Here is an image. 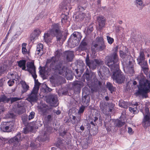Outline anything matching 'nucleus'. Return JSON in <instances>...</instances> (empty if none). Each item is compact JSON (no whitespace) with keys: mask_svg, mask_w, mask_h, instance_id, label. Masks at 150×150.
Here are the masks:
<instances>
[{"mask_svg":"<svg viewBox=\"0 0 150 150\" xmlns=\"http://www.w3.org/2000/svg\"><path fill=\"white\" fill-rule=\"evenodd\" d=\"M83 77L86 79L89 87L94 86H101L102 85L101 82L98 80L95 74L88 68H86Z\"/></svg>","mask_w":150,"mask_h":150,"instance_id":"obj_1","label":"nucleus"},{"mask_svg":"<svg viewBox=\"0 0 150 150\" xmlns=\"http://www.w3.org/2000/svg\"><path fill=\"white\" fill-rule=\"evenodd\" d=\"M61 29V26L58 23L52 25V28L50 31L51 35L56 37L57 42L64 41L67 35V33L63 32Z\"/></svg>","mask_w":150,"mask_h":150,"instance_id":"obj_2","label":"nucleus"},{"mask_svg":"<svg viewBox=\"0 0 150 150\" xmlns=\"http://www.w3.org/2000/svg\"><path fill=\"white\" fill-rule=\"evenodd\" d=\"M118 49V47L116 46L114 48V52L106 57V64L111 70L119 67V59L117 54Z\"/></svg>","mask_w":150,"mask_h":150,"instance_id":"obj_3","label":"nucleus"},{"mask_svg":"<svg viewBox=\"0 0 150 150\" xmlns=\"http://www.w3.org/2000/svg\"><path fill=\"white\" fill-rule=\"evenodd\" d=\"M64 61L61 59H57L55 57H52L51 59H47V62H51L50 65V68L53 71H57L62 75L64 72V66H63Z\"/></svg>","mask_w":150,"mask_h":150,"instance_id":"obj_4","label":"nucleus"},{"mask_svg":"<svg viewBox=\"0 0 150 150\" xmlns=\"http://www.w3.org/2000/svg\"><path fill=\"white\" fill-rule=\"evenodd\" d=\"M106 47L103 39L101 37H97L91 44V50L93 53L95 54L98 51H103Z\"/></svg>","mask_w":150,"mask_h":150,"instance_id":"obj_5","label":"nucleus"},{"mask_svg":"<svg viewBox=\"0 0 150 150\" xmlns=\"http://www.w3.org/2000/svg\"><path fill=\"white\" fill-rule=\"evenodd\" d=\"M112 73V77L113 80L115 81L117 83H121L125 80V76L122 72L120 69L119 67L111 70Z\"/></svg>","mask_w":150,"mask_h":150,"instance_id":"obj_6","label":"nucleus"},{"mask_svg":"<svg viewBox=\"0 0 150 150\" xmlns=\"http://www.w3.org/2000/svg\"><path fill=\"white\" fill-rule=\"evenodd\" d=\"M149 92V88L146 86H138V90L135 93L136 96H141L142 98H146V94Z\"/></svg>","mask_w":150,"mask_h":150,"instance_id":"obj_7","label":"nucleus"},{"mask_svg":"<svg viewBox=\"0 0 150 150\" xmlns=\"http://www.w3.org/2000/svg\"><path fill=\"white\" fill-rule=\"evenodd\" d=\"M13 126V123L12 121L2 122L0 126L1 130L4 132H9Z\"/></svg>","mask_w":150,"mask_h":150,"instance_id":"obj_8","label":"nucleus"},{"mask_svg":"<svg viewBox=\"0 0 150 150\" xmlns=\"http://www.w3.org/2000/svg\"><path fill=\"white\" fill-rule=\"evenodd\" d=\"M81 33L78 32H74L71 35V39L73 44L75 46H77L79 44L81 38Z\"/></svg>","mask_w":150,"mask_h":150,"instance_id":"obj_9","label":"nucleus"},{"mask_svg":"<svg viewBox=\"0 0 150 150\" xmlns=\"http://www.w3.org/2000/svg\"><path fill=\"white\" fill-rule=\"evenodd\" d=\"M43 139L41 138V137H38L37 138L35 141L32 142L30 144V147L31 148V150H40V141H44Z\"/></svg>","mask_w":150,"mask_h":150,"instance_id":"obj_10","label":"nucleus"},{"mask_svg":"<svg viewBox=\"0 0 150 150\" xmlns=\"http://www.w3.org/2000/svg\"><path fill=\"white\" fill-rule=\"evenodd\" d=\"M46 102L52 106H57L58 105V100L57 96L51 94L47 97Z\"/></svg>","mask_w":150,"mask_h":150,"instance_id":"obj_11","label":"nucleus"},{"mask_svg":"<svg viewBox=\"0 0 150 150\" xmlns=\"http://www.w3.org/2000/svg\"><path fill=\"white\" fill-rule=\"evenodd\" d=\"M77 66V68L75 69L76 75L79 77L83 73L84 69L86 68V67L85 64L82 61H80L78 62Z\"/></svg>","mask_w":150,"mask_h":150,"instance_id":"obj_12","label":"nucleus"},{"mask_svg":"<svg viewBox=\"0 0 150 150\" xmlns=\"http://www.w3.org/2000/svg\"><path fill=\"white\" fill-rule=\"evenodd\" d=\"M86 63V65L89 67L90 70H94L97 67V65L94 60H90L88 55H87L85 59Z\"/></svg>","mask_w":150,"mask_h":150,"instance_id":"obj_13","label":"nucleus"},{"mask_svg":"<svg viewBox=\"0 0 150 150\" xmlns=\"http://www.w3.org/2000/svg\"><path fill=\"white\" fill-rule=\"evenodd\" d=\"M110 71L109 69L105 66L101 67L98 70V73L100 78H104L105 76L110 74Z\"/></svg>","mask_w":150,"mask_h":150,"instance_id":"obj_14","label":"nucleus"},{"mask_svg":"<svg viewBox=\"0 0 150 150\" xmlns=\"http://www.w3.org/2000/svg\"><path fill=\"white\" fill-rule=\"evenodd\" d=\"M74 2H76L75 0H64L61 4V8L62 9L67 10L68 8H70V6L74 5L73 3Z\"/></svg>","mask_w":150,"mask_h":150,"instance_id":"obj_15","label":"nucleus"},{"mask_svg":"<svg viewBox=\"0 0 150 150\" xmlns=\"http://www.w3.org/2000/svg\"><path fill=\"white\" fill-rule=\"evenodd\" d=\"M73 18H75L76 20L77 21L86 20V18H88L85 13L81 12H77L73 16Z\"/></svg>","mask_w":150,"mask_h":150,"instance_id":"obj_16","label":"nucleus"},{"mask_svg":"<svg viewBox=\"0 0 150 150\" xmlns=\"http://www.w3.org/2000/svg\"><path fill=\"white\" fill-rule=\"evenodd\" d=\"M139 81V86H147V83L148 82L149 80L146 79V77L143 74H140L137 76L136 79Z\"/></svg>","mask_w":150,"mask_h":150,"instance_id":"obj_17","label":"nucleus"},{"mask_svg":"<svg viewBox=\"0 0 150 150\" xmlns=\"http://www.w3.org/2000/svg\"><path fill=\"white\" fill-rule=\"evenodd\" d=\"M83 86V83L80 81H76L73 83L72 87L75 92L80 93L81 88Z\"/></svg>","mask_w":150,"mask_h":150,"instance_id":"obj_18","label":"nucleus"},{"mask_svg":"<svg viewBox=\"0 0 150 150\" xmlns=\"http://www.w3.org/2000/svg\"><path fill=\"white\" fill-rule=\"evenodd\" d=\"M143 114L144 117L142 123V125L145 128H146L150 125V115H144V113Z\"/></svg>","mask_w":150,"mask_h":150,"instance_id":"obj_19","label":"nucleus"},{"mask_svg":"<svg viewBox=\"0 0 150 150\" xmlns=\"http://www.w3.org/2000/svg\"><path fill=\"white\" fill-rule=\"evenodd\" d=\"M138 64L139 65H142V64L144 62L147 63L146 61L145 60V55L143 51H141L139 52V55L137 59Z\"/></svg>","mask_w":150,"mask_h":150,"instance_id":"obj_20","label":"nucleus"},{"mask_svg":"<svg viewBox=\"0 0 150 150\" xmlns=\"http://www.w3.org/2000/svg\"><path fill=\"white\" fill-rule=\"evenodd\" d=\"M64 56L67 61L71 62L74 57V52L71 51H66L64 53Z\"/></svg>","mask_w":150,"mask_h":150,"instance_id":"obj_21","label":"nucleus"},{"mask_svg":"<svg viewBox=\"0 0 150 150\" xmlns=\"http://www.w3.org/2000/svg\"><path fill=\"white\" fill-rule=\"evenodd\" d=\"M37 93H32V91L30 94L28 95V97L27 98L26 100L30 102L36 101L38 99L37 96Z\"/></svg>","mask_w":150,"mask_h":150,"instance_id":"obj_22","label":"nucleus"},{"mask_svg":"<svg viewBox=\"0 0 150 150\" xmlns=\"http://www.w3.org/2000/svg\"><path fill=\"white\" fill-rule=\"evenodd\" d=\"M27 69V71L29 73H31L33 71H35V67L34 65V62H28L26 64Z\"/></svg>","mask_w":150,"mask_h":150,"instance_id":"obj_23","label":"nucleus"},{"mask_svg":"<svg viewBox=\"0 0 150 150\" xmlns=\"http://www.w3.org/2000/svg\"><path fill=\"white\" fill-rule=\"evenodd\" d=\"M52 69L50 68V67L49 68L46 65H45L43 68L40 70V74L42 75V78H44L45 76V73L47 72V74H50L49 73Z\"/></svg>","mask_w":150,"mask_h":150,"instance_id":"obj_24","label":"nucleus"},{"mask_svg":"<svg viewBox=\"0 0 150 150\" xmlns=\"http://www.w3.org/2000/svg\"><path fill=\"white\" fill-rule=\"evenodd\" d=\"M65 141L62 138H58L55 143L56 146L58 148H62L65 146Z\"/></svg>","mask_w":150,"mask_h":150,"instance_id":"obj_25","label":"nucleus"},{"mask_svg":"<svg viewBox=\"0 0 150 150\" xmlns=\"http://www.w3.org/2000/svg\"><path fill=\"white\" fill-rule=\"evenodd\" d=\"M97 21L100 28H102L104 26L105 21L104 17L103 16H98L97 17Z\"/></svg>","mask_w":150,"mask_h":150,"instance_id":"obj_26","label":"nucleus"},{"mask_svg":"<svg viewBox=\"0 0 150 150\" xmlns=\"http://www.w3.org/2000/svg\"><path fill=\"white\" fill-rule=\"evenodd\" d=\"M140 103L139 102H135V103H132V106L133 107H129V110L131 112H133L134 114L137 113L139 112V111L137 109V106H138Z\"/></svg>","mask_w":150,"mask_h":150,"instance_id":"obj_27","label":"nucleus"},{"mask_svg":"<svg viewBox=\"0 0 150 150\" xmlns=\"http://www.w3.org/2000/svg\"><path fill=\"white\" fill-rule=\"evenodd\" d=\"M36 54L38 56H41L43 54V45L41 43L38 44L37 46Z\"/></svg>","mask_w":150,"mask_h":150,"instance_id":"obj_28","label":"nucleus"},{"mask_svg":"<svg viewBox=\"0 0 150 150\" xmlns=\"http://www.w3.org/2000/svg\"><path fill=\"white\" fill-rule=\"evenodd\" d=\"M90 96L88 95H86L82 97V101L83 104L86 107L88 106L89 104L90 101Z\"/></svg>","mask_w":150,"mask_h":150,"instance_id":"obj_29","label":"nucleus"},{"mask_svg":"<svg viewBox=\"0 0 150 150\" xmlns=\"http://www.w3.org/2000/svg\"><path fill=\"white\" fill-rule=\"evenodd\" d=\"M20 83L21 84L22 87V93H25L29 89V86L24 81H20Z\"/></svg>","mask_w":150,"mask_h":150,"instance_id":"obj_30","label":"nucleus"},{"mask_svg":"<svg viewBox=\"0 0 150 150\" xmlns=\"http://www.w3.org/2000/svg\"><path fill=\"white\" fill-rule=\"evenodd\" d=\"M100 107L101 111L103 114L106 115L108 114V107L106 103H100Z\"/></svg>","mask_w":150,"mask_h":150,"instance_id":"obj_31","label":"nucleus"},{"mask_svg":"<svg viewBox=\"0 0 150 150\" xmlns=\"http://www.w3.org/2000/svg\"><path fill=\"white\" fill-rule=\"evenodd\" d=\"M106 87L112 93L115 91V87L113 86L112 84L110 82L107 83Z\"/></svg>","mask_w":150,"mask_h":150,"instance_id":"obj_32","label":"nucleus"},{"mask_svg":"<svg viewBox=\"0 0 150 150\" xmlns=\"http://www.w3.org/2000/svg\"><path fill=\"white\" fill-rule=\"evenodd\" d=\"M119 105L120 107L127 108L129 105V104L127 102H125L123 100H121L119 102Z\"/></svg>","mask_w":150,"mask_h":150,"instance_id":"obj_33","label":"nucleus"},{"mask_svg":"<svg viewBox=\"0 0 150 150\" xmlns=\"http://www.w3.org/2000/svg\"><path fill=\"white\" fill-rule=\"evenodd\" d=\"M10 99L7 98L6 96L4 95H1L0 96V103L1 102L8 103L10 100Z\"/></svg>","mask_w":150,"mask_h":150,"instance_id":"obj_34","label":"nucleus"},{"mask_svg":"<svg viewBox=\"0 0 150 150\" xmlns=\"http://www.w3.org/2000/svg\"><path fill=\"white\" fill-rule=\"evenodd\" d=\"M142 65H140L142 69V70L143 72L146 74L148 72L149 68L147 63L144 62L142 64Z\"/></svg>","mask_w":150,"mask_h":150,"instance_id":"obj_35","label":"nucleus"},{"mask_svg":"<svg viewBox=\"0 0 150 150\" xmlns=\"http://www.w3.org/2000/svg\"><path fill=\"white\" fill-rule=\"evenodd\" d=\"M87 43L86 40L83 39L81 42L80 47L82 50H84L87 49Z\"/></svg>","mask_w":150,"mask_h":150,"instance_id":"obj_36","label":"nucleus"},{"mask_svg":"<svg viewBox=\"0 0 150 150\" xmlns=\"http://www.w3.org/2000/svg\"><path fill=\"white\" fill-rule=\"evenodd\" d=\"M94 24L92 23H90L88 26L87 27L86 33L88 35L90 34L93 30V27Z\"/></svg>","mask_w":150,"mask_h":150,"instance_id":"obj_37","label":"nucleus"},{"mask_svg":"<svg viewBox=\"0 0 150 150\" xmlns=\"http://www.w3.org/2000/svg\"><path fill=\"white\" fill-rule=\"evenodd\" d=\"M40 83H35L34 86L32 90V93H38Z\"/></svg>","mask_w":150,"mask_h":150,"instance_id":"obj_38","label":"nucleus"},{"mask_svg":"<svg viewBox=\"0 0 150 150\" xmlns=\"http://www.w3.org/2000/svg\"><path fill=\"white\" fill-rule=\"evenodd\" d=\"M26 61L25 60H21L19 61H17V63L18 64V66L20 67L21 68L22 67L25 65Z\"/></svg>","mask_w":150,"mask_h":150,"instance_id":"obj_39","label":"nucleus"},{"mask_svg":"<svg viewBox=\"0 0 150 150\" xmlns=\"http://www.w3.org/2000/svg\"><path fill=\"white\" fill-rule=\"evenodd\" d=\"M26 45L27 44L25 43H23L22 45V52L24 54H26L27 52V50L26 48Z\"/></svg>","mask_w":150,"mask_h":150,"instance_id":"obj_40","label":"nucleus"},{"mask_svg":"<svg viewBox=\"0 0 150 150\" xmlns=\"http://www.w3.org/2000/svg\"><path fill=\"white\" fill-rule=\"evenodd\" d=\"M21 118L23 124H26L28 119V115H22Z\"/></svg>","mask_w":150,"mask_h":150,"instance_id":"obj_41","label":"nucleus"},{"mask_svg":"<svg viewBox=\"0 0 150 150\" xmlns=\"http://www.w3.org/2000/svg\"><path fill=\"white\" fill-rule=\"evenodd\" d=\"M116 126L118 127H121L122 125H124L125 123V122H122L120 120H118L116 122Z\"/></svg>","mask_w":150,"mask_h":150,"instance_id":"obj_42","label":"nucleus"},{"mask_svg":"<svg viewBox=\"0 0 150 150\" xmlns=\"http://www.w3.org/2000/svg\"><path fill=\"white\" fill-rule=\"evenodd\" d=\"M25 109L23 107L18 109L17 110V112L19 115L23 114L25 112Z\"/></svg>","mask_w":150,"mask_h":150,"instance_id":"obj_43","label":"nucleus"},{"mask_svg":"<svg viewBox=\"0 0 150 150\" xmlns=\"http://www.w3.org/2000/svg\"><path fill=\"white\" fill-rule=\"evenodd\" d=\"M50 35L48 33H47L44 34V38L45 41L47 42L50 41Z\"/></svg>","mask_w":150,"mask_h":150,"instance_id":"obj_44","label":"nucleus"},{"mask_svg":"<svg viewBox=\"0 0 150 150\" xmlns=\"http://www.w3.org/2000/svg\"><path fill=\"white\" fill-rule=\"evenodd\" d=\"M143 0H136L135 2V5L137 7L139 6H142L143 4Z\"/></svg>","mask_w":150,"mask_h":150,"instance_id":"obj_45","label":"nucleus"},{"mask_svg":"<svg viewBox=\"0 0 150 150\" xmlns=\"http://www.w3.org/2000/svg\"><path fill=\"white\" fill-rule=\"evenodd\" d=\"M50 114L48 115L46 117V120L48 122H50L52 120V117L54 116L52 112Z\"/></svg>","mask_w":150,"mask_h":150,"instance_id":"obj_46","label":"nucleus"},{"mask_svg":"<svg viewBox=\"0 0 150 150\" xmlns=\"http://www.w3.org/2000/svg\"><path fill=\"white\" fill-rule=\"evenodd\" d=\"M35 115V113L33 111L30 112L28 116V120H30L33 118Z\"/></svg>","mask_w":150,"mask_h":150,"instance_id":"obj_47","label":"nucleus"},{"mask_svg":"<svg viewBox=\"0 0 150 150\" xmlns=\"http://www.w3.org/2000/svg\"><path fill=\"white\" fill-rule=\"evenodd\" d=\"M15 116V115L13 112L8 113L6 115V117L8 118H13Z\"/></svg>","mask_w":150,"mask_h":150,"instance_id":"obj_48","label":"nucleus"},{"mask_svg":"<svg viewBox=\"0 0 150 150\" xmlns=\"http://www.w3.org/2000/svg\"><path fill=\"white\" fill-rule=\"evenodd\" d=\"M50 111L52 112L54 115H55V114L57 115H59L61 113V111L59 110H57L54 109L52 110H51Z\"/></svg>","mask_w":150,"mask_h":150,"instance_id":"obj_49","label":"nucleus"},{"mask_svg":"<svg viewBox=\"0 0 150 150\" xmlns=\"http://www.w3.org/2000/svg\"><path fill=\"white\" fill-rule=\"evenodd\" d=\"M107 38L108 43L110 44H112L114 41V39L109 36H107Z\"/></svg>","mask_w":150,"mask_h":150,"instance_id":"obj_50","label":"nucleus"},{"mask_svg":"<svg viewBox=\"0 0 150 150\" xmlns=\"http://www.w3.org/2000/svg\"><path fill=\"white\" fill-rule=\"evenodd\" d=\"M85 107L86 106L85 105H82L79 108L78 113L79 114L83 113L84 111Z\"/></svg>","mask_w":150,"mask_h":150,"instance_id":"obj_51","label":"nucleus"},{"mask_svg":"<svg viewBox=\"0 0 150 150\" xmlns=\"http://www.w3.org/2000/svg\"><path fill=\"white\" fill-rule=\"evenodd\" d=\"M94 61H95V63L96 65H102L103 63V62L100 59H94Z\"/></svg>","mask_w":150,"mask_h":150,"instance_id":"obj_52","label":"nucleus"},{"mask_svg":"<svg viewBox=\"0 0 150 150\" xmlns=\"http://www.w3.org/2000/svg\"><path fill=\"white\" fill-rule=\"evenodd\" d=\"M145 114L144 115H150V113L149 111V109L147 105H146L145 106Z\"/></svg>","mask_w":150,"mask_h":150,"instance_id":"obj_53","label":"nucleus"},{"mask_svg":"<svg viewBox=\"0 0 150 150\" xmlns=\"http://www.w3.org/2000/svg\"><path fill=\"white\" fill-rule=\"evenodd\" d=\"M62 21L65 22L67 20L68 16L67 15H65L64 14H62L61 15Z\"/></svg>","mask_w":150,"mask_h":150,"instance_id":"obj_54","label":"nucleus"},{"mask_svg":"<svg viewBox=\"0 0 150 150\" xmlns=\"http://www.w3.org/2000/svg\"><path fill=\"white\" fill-rule=\"evenodd\" d=\"M60 56L61 55L60 52L58 51H56L54 56L53 57H55L57 59H59V58H60Z\"/></svg>","mask_w":150,"mask_h":150,"instance_id":"obj_55","label":"nucleus"},{"mask_svg":"<svg viewBox=\"0 0 150 150\" xmlns=\"http://www.w3.org/2000/svg\"><path fill=\"white\" fill-rule=\"evenodd\" d=\"M40 33V31L39 30L36 29L34 30L33 33L35 35V36L38 37Z\"/></svg>","mask_w":150,"mask_h":150,"instance_id":"obj_56","label":"nucleus"},{"mask_svg":"<svg viewBox=\"0 0 150 150\" xmlns=\"http://www.w3.org/2000/svg\"><path fill=\"white\" fill-rule=\"evenodd\" d=\"M120 56L121 58H124L126 56L127 54L125 52H123L122 51L120 50L119 51Z\"/></svg>","mask_w":150,"mask_h":150,"instance_id":"obj_57","label":"nucleus"},{"mask_svg":"<svg viewBox=\"0 0 150 150\" xmlns=\"http://www.w3.org/2000/svg\"><path fill=\"white\" fill-rule=\"evenodd\" d=\"M14 79L12 80H10L7 82V84L10 86H12L14 83Z\"/></svg>","mask_w":150,"mask_h":150,"instance_id":"obj_58","label":"nucleus"},{"mask_svg":"<svg viewBox=\"0 0 150 150\" xmlns=\"http://www.w3.org/2000/svg\"><path fill=\"white\" fill-rule=\"evenodd\" d=\"M9 98L10 99V100H11V103L20 100L19 98L17 97L10 98Z\"/></svg>","mask_w":150,"mask_h":150,"instance_id":"obj_59","label":"nucleus"},{"mask_svg":"<svg viewBox=\"0 0 150 150\" xmlns=\"http://www.w3.org/2000/svg\"><path fill=\"white\" fill-rule=\"evenodd\" d=\"M30 73L31 74L34 79H36L37 77V75L36 74V70H35V71H33L31 73Z\"/></svg>","mask_w":150,"mask_h":150,"instance_id":"obj_60","label":"nucleus"},{"mask_svg":"<svg viewBox=\"0 0 150 150\" xmlns=\"http://www.w3.org/2000/svg\"><path fill=\"white\" fill-rule=\"evenodd\" d=\"M37 37V36H35V35L33 34V33L31 34L30 35V39L31 41L33 40L34 39Z\"/></svg>","mask_w":150,"mask_h":150,"instance_id":"obj_61","label":"nucleus"},{"mask_svg":"<svg viewBox=\"0 0 150 150\" xmlns=\"http://www.w3.org/2000/svg\"><path fill=\"white\" fill-rule=\"evenodd\" d=\"M67 131L64 130L62 132H60L59 134L60 136H62L63 137H64Z\"/></svg>","mask_w":150,"mask_h":150,"instance_id":"obj_62","label":"nucleus"},{"mask_svg":"<svg viewBox=\"0 0 150 150\" xmlns=\"http://www.w3.org/2000/svg\"><path fill=\"white\" fill-rule=\"evenodd\" d=\"M6 69H5L3 67V68L2 67H0V76L1 75L3 74V72L5 71Z\"/></svg>","mask_w":150,"mask_h":150,"instance_id":"obj_63","label":"nucleus"},{"mask_svg":"<svg viewBox=\"0 0 150 150\" xmlns=\"http://www.w3.org/2000/svg\"><path fill=\"white\" fill-rule=\"evenodd\" d=\"M146 86L149 88V92L150 91V81H148V82L147 83Z\"/></svg>","mask_w":150,"mask_h":150,"instance_id":"obj_64","label":"nucleus"}]
</instances>
